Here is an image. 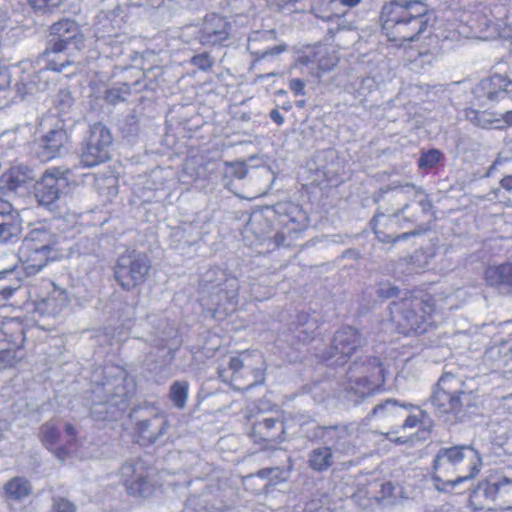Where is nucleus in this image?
I'll return each instance as SVG.
<instances>
[{"label": "nucleus", "instance_id": "1", "mask_svg": "<svg viewBox=\"0 0 512 512\" xmlns=\"http://www.w3.org/2000/svg\"><path fill=\"white\" fill-rule=\"evenodd\" d=\"M380 19L385 36L401 47L416 41L426 31L428 8L418 0H392L383 5Z\"/></svg>", "mask_w": 512, "mask_h": 512}, {"label": "nucleus", "instance_id": "2", "mask_svg": "<svg viewBox=\"0 0 512 512\" xmlns=\"http://www.w3.org/2000/svg\"><path fill=\"white\" fill-rule=\"evenodd\" d=\"M451 300V296L442 294L434 296L426 294L421 298L403 299L399 303H393L392 320L397 324L401 333H425L438 321L440 312L446 309V304Z\"/></svg>", "mask_w": 512, "mask_h": 512}, {"label": "nucleus", "instance_id": "3", "mask_svg": "<svg viewBox=\"0 0 512 512\" xmlns=\"http://www.w3.org/2000/svg\"><path fill=\"white\" fill-rule=\"evenodd\" d=\"M483 457L474 445L442 448L434 459L435 480L450 487L473 479L480 471Z\"/></svg>", "mask_w": 512, "mask_h": 512}, {"label": "nucleus", "instance_id": "4", "mask_svg": "<svg viewBox=\"0 0 512 512\" xmlns=\"http://www.w3.org/2000/svg\"><path fill=\"white\" fill-rule=\"evenodd\" d=\"M56 236L44 228L31 230L24 238L18 257L27 275L39 273L49 262L65 256L58 246Z\"/></svg>", "mask_w": 512, "mask_h": 512}, {"label": "nucleus", "instance_id": "5", "mask_svg": "<svg viewBox=\"0 0 512 512\" xmlns=\"http://www.w3.org/2000/svg\"><path fill=\"white\" fill-rule=\"evenodd\" d=\"M126 381L122 375L102 383L94 380L90 413L95 420H114L126 410L128 399L133 395V389H126Z\"/></svg>", "mask_w": 512, "mask_h": 512}, {"label": "nucleus", "instance_id": "6", "mask_svg": "<svg viewBox=\"0 0 512 512\" xmlns=\"http://www.w3.org/2000/svg\"><path fill=\"white\" fill-rule=\"evenodd\" d=\"M264 359L260 352H243L229 359L227 368L218 371L223 382L235 389H250L262 381Z\"/></svg>", "mask_w": 512, "mask_h": 512}, {"label": "nucleus", "instance_id": "7", "mask_svg": "<svg viewBox=\"0 0 512 512\" xmlns=\"http://www.w3.org/2000/svg\"><path fill=\"white\" fill-rule=\"evenodd\" d=\"M385 382V369L377 357L354 362L348 371V390L359 397L371 395Z\"/></svg>", "mask_w": 512, "mask_h": 512}, {"label": "nucleus", "instance_id": "8", "mask_svg": "<svg viewBox=\"0 0 512 512\" xmlns=\"http://www.w3.org/2000/svg\"><path fill=\"white\" fill-rule=\"evenodd\" d=\"M469 400L470 392H467L465 383L449 373L439 379L432 396V403L444 413L459 411L463 402Z\"/></svg>", "mask_w": 512, "mask_h": 512}, {"label": "nucleus", "instance_id": "9", "mask_svg": "<svg viewBox=\"0 0 512 512\" xmlns=\"http://www.w3.org/2000/svg\"><path fill=\"white\" fill-rule=\"evenodd\" d=\"M146 255L136 251L121 255L115 266V278L123 289L129 290L141 284L149 271Z\"/></svg>", "mask_w": 512, "mask_h": 512}, {"label": "nucleus", "instance_id": "10", "mask_svg": "<svg viewBox=\"0 0 512 512\" xmlns=\"http://www.w3.org/2000/svg\"><path fill=\"white\" fill-rule=\"evenodd\" d=\"M111 144V133L102 123L91 125L87 143L80 157L82 165L94 167L109 160Z\"/></svg>", "mask_w": 512, "mask_h": 512}, {"label": "nucleus", "instance_id": "11", "mask_svg": "<svg viewBox=\"0 0 512 512\" xmlns=\"http://www.w3.org/2000/svg\"><path fill=\"white\" fill-rule=\"evenodd\" d=\"M119 476L130 495L145 497L152 492L150 467L140 458L126 461Z\"/></svg>", "mask_w": 512, "mask_h": 512}, {"label": "nucleus", "instance_id": "12", "mask_svg": "<svg viewBox=\"0 0 512 512\" xmlns=\"http://www.w3.org/2000/svg\"><path fill=\"white\" fill-rule=\"evenodd\" d=\"M71 175L72 172L69 169L58 167L47 169L36 190L40 204L51 206L59 200L71 180Z\"/></svg>", "mask_w": 512, "mask_h": 512}, {"label": "nucleus", "instance_id": "13", "mask_svg": "<svg viewBox=\"0 0 512 512\" xmlns=\"http://www.w3.org/2000/svg\"><path fill=\"white\" fill-rule=\"evenodd\" d=\"M472 93L474 105L485 107L490 102L498 101L504 94H510L512 97V81L500 74H495L476 84Z\"/></svg>", "mask_w": 512, "mask_h": 512}, {"label": "nucleus", "instance_id": "14", "mask_svg": "<svg viewBox=\"0 0 512 512\" xmlns=\"http://www.w3.org/2000/svg\"><path fill=\"white\" fill-rule=\"evenodd\" d=\"M361 344V338L357 330L352 327H343L338 330L333 338L331 350L323 358L332 360L334 365H342Z\"/></svg>", "mask_w": 512, "mask_h": 512}, {"label": "nucleus", "instance_id": "15", "mask_svg": "<svg viewBox=\"0 0 512 512\" xmlns=\"http://www.w3.org/2000/svg\"><path fill=\"white\" fill-rule=\"evenodd\" d=\"M50 43L56 51L78 52L83 47L84 36L76 22L64 19L52 25Z\"/></svg>", "mask_w": 512, "mask_h": 512}, {"label": "nucleus", "instance_id": "16", "mask_svg": "<svg viewBox=\"0 0 512 512\" xmlns=\"http://www.w3.org/2000/svg\"><path fill=\"white\" fill-rule=\"evenodd\" d=\"M22 341L23 333L20 323L15 319L5 321L0 319V359L13 365L14 362L10 359V356L15 355L14 348L18 347Z\"/></svg>", "mask_w": 512, "mask_h": 512}, {"label": "nucleus", "instance_id": "17", "mask_svg": "<svg viewBox=\"0 0 512 512\" xmlns=\"http://www.w3.org/2000/svg\"><path fill=\"white\" fill-rule=\"evenodd\" d=\"M231 26L222 16L208 15L199 33V40L203 45H218L228 39Z\"/></svg>", "mask_w": 512, "mask_h": 512}, {"label": "nucleus", "instance_id": "18", "mask_svg": "<svg viewBox=\"0 0 512 512\" xmlns=\"http://www.w3.org/2000/svg\"><path fill=\"white\" fill-rule=\"evenodd\" d=\"M69 137L62 126H56L43 135L39 145V155L44 160H51L60 156L68 144Z\"/></svg>", "mask_w": 512, "mask_h": 512}, {"label": "nucleus", "instance_id": "19", "mask_svg": "<svg viewBox=\"0 0 512 512\" xmlns=\"http://www.w3.org/2000/svg\"><path fill=\"white\" fill-rule=\"evenodd\" d=\"M60 433V425L51 420L41 426L39 437L42 444L52 451L56 458L63 463L67 460L69 452L66 447L57 446Z\"/></svg>", "mask_w": 512, "mask_h": 512}, {"label": "nucleus", "instance_id": "20", "mask_svg": "<svg viewBox=\"0 0 512 512\" xmlns=\"http://www.w3.org/2000/svg\"><path fill=\"white\" fill-rule=\"evenodd\" d=\"M485 493L502 512H512V480L503 478L488 483Z\"/></svg>", "mask_w": 512, "mask_h": 512}, {"label": "nucleus", "instance_id": "21", "mask_svg": "<svg viewBox=\"0 0 512 512\" xmlns=\"http://www.w3.org/2000/svg\"><path fill=\"white\" fill-rule=\"evenodd\" d=\"M237 283L236 280H228L225 283V289H219L212 296V304L215 305L213 308L214 314H229L235 310L238 303L237 301Z\"/></svg>", "mask_w": 512, "mask_h": 512}, {"label": "nucleus", "instance_id": "22", "mask_svg": "<svg viewBox=\"0 0 512 512\" xmlns=\"http://www.w3.org/2000/svg\"><path fill=\"white\" fill-rule=\"evenodd\" d=\"M167 427L166 418L163 415L156 414L149 419L139 421L136 432L143 442L154 443L166 433Z\"/></svg>", "mask_w": 512, "mask_h": 512}, {"label": "nucleus", "instance_id": "23", "mask_svg": "<svg viewBox=\"0 0 512 512\" xmlns=\"http://www.w3.org/2000/svg\"><path fill=\"white\" fill-rule=\"evenodd\" d=\"M33 180L32 171L23 166L12 167L0 176V190L13 192L25 187Z\"/></svg>", "mask_w": 512, "mask_h": 512}, {"label": "nucleus", "instance_id": "24", "mask_svg": "<svg viewBox=\"0 0 512 512\" xmlns=\"http://www.w3.org/2000/svg\"><path fill=\"white\" fill-rule=\"evenodd\" d=\"M69 301L70 299L67 291L53 285L48 296L38 303L37 309L43 314L56 316L68 306Z\"/></svg>", "mask_w": 512, "mask_h": 512}, {"label": "nucleus", "instance_id": "25", "mask_svg": "<svg viewBox=\"0 0 512 512\" xmlns=\"http://www.w3.org/2000/svg\"><path fill=\"white\" fill-rule=\"evenodd\" d=\"M75 53L69 52L68 49H61L56 51L54 44L49 43L42 55L43 61H45V69L56 72H62L67 67L75 63Z\"/></svg>", "mask_w": 512, "mask_h": 512}, {"label": "nucleus", "instance_id": "26", "mask_svg": "<svg viewBox=\"0 0 512 512\" xmlns=\"http://www.w3.org/2000/svg\"><path fill=\"white\" fill-rule=\"evenodd\" d=\"M484 278L490 286H504L512 291V263L487 267L484 271Z\"/></svg>", "mask_w": 512, "mask_h": 512}, {"label": "nucleus", "instance_id": "27", "mask_svg": "<svg viewBox=\"0 0 512 512\" xmlns=\"http://www.w3.org/2000/svg\"><path fill=\"white\" fill-rule=\"evenodd\" d=\"M409 407L410 406L406 405L405 402H399L398 400L389 398L377 404L368 417L381 421H389L403 416L404 409Z\"/></svg>", "mask_w": 512, "mask_h": 512}, {"label": "nucleus", "instance_id": "28", "mask_svg": "<svg viewBox=\"0 0 512 512\" xmlns=\"http://www.w3.org/2000/svg\"><path fill=\"white\" fill-rule=\"evenodd\" d=\"M21 288L15 268L0 271V306H5L11 296Z\"/></svg>", "mask_w": 512, "mask_h": 512}, {"label": "nucleus", "instance_id": "29", "mask_svg": "<svg viewBox=\"0 0 512 512\" xmlns=\"http://www.w3.org/2000/svg\"><path fill=\"white\" fill-rule=\"evenodd\" d=\"M256 430L268 442L280 443L284 440L285 427L282 421L275 418H265L256 425Z\"/></svg>", "mask_w": 512, "mask_h": 512}, {"label": "nucleus", "instance_id": "30", "mask_svg": "<svg viewBox=\"0 0 512 512\" xmlns=\"http://www.w3.org/2000/svg\"><path fill=\"white\" fill-rule=\"evenodd\" d=\"M21 223L18 215H0V243H12L19 239Z\"/></svg>", "mask_w": 512, "mask_h": 512}, {"label": "nucleus", "instance_id": "31", "mask_svg": "<svg viewBox=\"0 0 512 512\" xmlns=\"http://www.w3.org/2000/svg\"><path fill=\"white\" fill-rule=\"evenodd\" d=\"M466 117L472 123L484 129H504L502 117L498 118L487 111L469 109L466 112Z\"/></svg>", "mask_w": 512, "mask_h": 512}, {"label": "nucleus", "instance_id": "32", "mask_svg": "<svg viewBox=\"0 0 512 512\" xmlns=\"http://www.w3.org/2000/svg\"><path fill=\"white\" fill-rule=\"evenodd\" d=\"M333 453L330 447H319L313 449L308 458V464L314 471L327 470L333 464Z\"/></svg>", "mask_w": 512, "mask_h": 512}, {"label": "nucleus", "instance_id": "33", "mask_svg": "<svg viewBox=\"0 0 512 512\" xmlns=\"http://www.w3.org/2000/svg\"><path fill=\"white\" fill-rule=\"evenodd\" d=\"M32 491L30 482L23 477H14L4 486L6 497L20 500L30 495Z\"/></svg>", "mask_w": 512, "mask_h": 512}, {"label": "nucleus", "instance_id": "34", "mask_svg": "<svg viewBox=\"0 0 512 512\" xmlns=\"http://www.w3.org/2000/svg\"><path fill=\"white\" fill-rule=\"evenodd\" d=\"M397 216H385L384 214H378L373 219V230L376 235V237L379 239V241L383 243H389L393 241H399L401 239H407L410 235H415V232L411 233H403L398 236H393L391 234L384 233L379 229L380 224H385L387 221L389 222H395Z\"/></svg>", "mask_w": 512, "mask_h": 512}, {"label": "nucleus", "instance_id": "35", "mask_svg": "<svg viewBox=\"0 0 512 512\" xmlns=\"http://www.w3.org/2000/svg\"><path fill=\"white\" fill-rule=\"evenodd\" d=\"M189 385L185 381H176L170 388V398L174 406L178 409H183L188 399Z\"/></svg>", "mask_w": 512, "mask_h": 512}, {"label": "nucleus", "instance_id": "36", "mask_svg": "<svg viewBox=\"0 0 512 512\" xmlns=\"http://www.w3.org/2000/svg\"><path fill=\"white\" fill-rule=\"evenodd\" d=\"M406 405L411 407L404 409V411L409 412V414L402 424L403 429L416 428L426 423L425 420L428 419L426 412L413 404L406 403Z\"/></svg>", "mask_w": 512, "mask_h": 512}, {"label": "nucleus", "instance_id": "37", "mask_svg": "<svg viewBox=\"0 0 512 512\" xmlns=\"http://www.w3.org/2000/svg\"><path fill=\"white\" fill-rule=\"evenodd\" d=\"M130 95V87L128 84L123 83L119 86H114L107 89L105 93V100L112 105L126 101Z\"/></svg>", "mask_w": 512, "mask_h": 512}, {"label": "nucleus", "instance_id": "38", "mask_svg": "<svg viewBox=\"0 0 512 512\" xmlns=\"http://www.w3.org/2000/svg\"><path fill=\"white\" fill-rule=\"evenodd\" d=\"M485 445L479 448L481 456L484 455L490 463H497L502 461V457L508 453V450L501 443H491L490 447L486 448Z\"/></svg>", "mask_w": 512, "mask_h": 512}, {"label": "nucleus", "instance_id": "39", "mask_svg": "<svg viewBox=\"0 0 512 512\" xmlns=\"http://www.w3.org/2000/svg\"><path fill=\"white\" fill-rule=\"evenodd\" d=\"M441 158V153L438 150H430L424 153L419 159V167L421 168H432L434 167Z\"/></svg>", "mask_w": 512, "mask_h": 512}, {"label": "nucleus", "instance_id": "40", "mask_svg": "<svg viewBox=\"0 0 512 512\" xmlns=\"http://www.w3.org/2000/svg\"><path fill=\"white\" fill-rule=\"evenodd\" d=\"M257 476L276 481H284L287 478V475H284V471L280 470L279 468L261 469L257 472Z\"/></svg>", "mask_w": 512, "mask_h": 512}, {"label": "nucleus", "instance_id": "41", "mask_svg": "<svg viewBox=\"0 0 512 512\" xmlns=\"http://www.w3.org/2000/svg\"><path fill=\"white\" fill-rule=\"evenodd\" d=\"M191 62L193 65H195L203 71L209 70L213 65V61L211 60L210 56L206 53L195 55L192 58Z\"/></svg>", "mask_w": 512, "mask_h": 512}, {"label": "nucleus", "instance_id": "42", "mask_svg": "<svg viewBox=\"0 0 512 512\" xmlns=\"http://www.w3.org/2000/svg\"><path fill=\"white\" fill-rule=\"evenodd\" d=\"M61 1L62 0H29V3L34 10L46 11L58 6Z\"/></svg>", "mask_w": 512, "mask_h": 512}, {"label": "nucleus", "instance_id": "43", "mask_svg": "<svg viewBox=\"0 0 512 512\" xmlns=\"http://www.w3.org/2000/svg\"><path fill=\"white\" fill-rule=\"evenodd\" d=\"M51 512H75L74 505L63 498L55 499Z\"/></svg>", "mask_w": 512, "mask_h": 512}, {"label": "nucleus", "instance_id": "44", "mask_svg": "<svg viewBox=\"0 0 512 512\" xmlns=\"http://www.w3.org/2000/svg\"><path fill=\"white\" fill-rule=\"evenodd\" d=\"M65 433L67 435V437H69V439L67 440V443H68V448H67V451L70 453L73 452V453H76V448L75 445H76V429L75 427L72 425V424H66L65 425Z\"/></svg>", "mask_w": 512, "mask_h": 512}, {"label": "nucleus", "instance_id": "45", "mask_svg": "<svg viewBox=\"0 0 512 512\" xmlns=\"http://www.w3.org/2000/svg\"><path fill=\"white\" fill-rule=\"evenodd\" d=\"M380 297L389 299L398 294V289L390 284H382L378 289Z\"/></svg>", "mask_w": 512, "mask_h": 512}, {"label": "nucleus", "instance_id": "46", "mask_svg": "<svg viewBox=\"0 0 512 512\" xmlns=\"http://www.w3.org/2000/svg\"><path fill=\"white\" fill-rule=\"evenodd\" d=\"M114 38L118 39L120 36L118 34H108L106 35H97L98 48L102 50L103 53H106L104 46L106 45H114Z\"/></svg>", "mask_w": 512, "mask_h": 512}, {"label": "nucleus", "instance_id": "47", "mask_svg": "<svg viewBox=\"0 0 512 512\" xmlns=\"http://www.w3.org/2000/svg\"><path fill=\"white\" fill-rule=\"evenodd\" d=\"M308 512H333L328 502L312 501L308 506Z\"/></svg>", "mask_w": 512, "mask_h": 512}, {"label": "nucleus", "instance_id": "48", "mask_svg": "<svg viewBox=\"0 0 512 512\" xmlns=\"http://www.w3.org/2000/svg\"><path fill=\"white\" fill-rule=\"evenodd\" d=\"M289 88L295 95H305V82L301 79H292L289 82Z\"/></svg>", "mask_w": 512, "mask_h": 512}, {"label": "nucleus", "instance_id": "49", "mask_svg": "<svg viewBox=\"0 0 512 512\" xmlns=\"http://www.w3.org/2000/svg\"><path fill=\"white\" fill-rule=\"evenodd\" d=\"M500 185L503 189H505L508 192H512V175L506 176L501 179ZM506 205L509 207H512V200H508L506 202Z\"/></svg>", "mask_w": 512, "mask_h": 512}, {"label": "nucleus", "instance_id": "50", "mask_svg": "<svg viewBox=\"0 0 512 512\" xmlns=\"http://www.w3.org/2000/svg\"><path fill=\"white\" fill-rule=\"evenodd\" d=\"M10 428V422L0 414V441L5 438V433Z\"/></svg>", "mask_w": 512, "mask_h": 512}, {"label": "nucleus", "instance_id": "51", "mask_svg": "<svg viewBox=\"0 0 512 512\" xmlns=\"http://www.w3.org/2000/svg\"><path fill=\"white\" fill-rule=\"evenodd\" d=\"M0 215H15L9 202L0 200Z\"/></svg>", "mask_w": 512, "mask_h": 512}, {"label": "nucleus", "instance_id": "52", "mask_svg": "<svg viewBox=\"0 0 512 512\" xmlns=\"http://www.w3.org/2000/svg\"><path fill=\"white\" fill-rule=\"evenodd\" d=\"M285 50H286L285 45H278V46H275L273 48H270V49L264 51L262 54V57H266L268 55H277V54L284 52Z\"/></svg>", "mask_w": 512, "mask_h": 512}, {"label": "nucleus", "instance_id": "53", "mask_svg": "<svg viewBox=\"0 0 512 512\" xmlns=\"http://www.w3.org/2000/svg\"><path fill=\"white\" fill-rule=\"evenodd\" d=\"M362 0H332V4L340 3L341 5L348 7V8H354L358 4H360Z\"/></svg>", "mask_w": 512, "mask_h": 512}, {"label": "nucleus", "instance_id": "54", "mask_svg": "<svg viewBox=\"0 0 512 512\" xmlns=\"http://www.w3.org/2000/svg\"><path fill=\"white\" fill-rule=\"evenodd\" d=\"M270 118L278 125H281L284 122V117L277 109H273L270 112Z\"/></svg>", "mask_w": 512, "mask_h": 512}, {"label": "nucleus", "instance_id": "55", "mask_svg": "<svg viewBox=\"0 0 512 512\" xmlns=\"http://www.w3.org/2000/svg\"><path fill=\"white\" fill-rule=\"evenodd\" d=\"M247 170L244 164H238L235 166L234 175L238 179H242L246 176Z\"/></svg>", "mask_w": 512, "mask_h": 512}, {"label": "nucleus", "instance_id": "56", "mask_svg": "<svg viewBox=\"0 0 512 512\" xmlns=\"http://www.w3.org/2000/svg\"><path fill=\"white\" fill-rule=\"evenodd\" d=\"M255 220L254 219H250L247 224L245 225L244 227V230H243V234H244V237H247V235L249 233H252L254 232V229H255Z\"/></svg>", "mask_w": 512, "mask_h": 512}, {"label": "nucleus", "instance_id": "57", "mask_svg": "<svg viewBox=\"0 0 512 512\" xmlns=\"http://www.w3.org/2000/svg\"><path fill=\"white\" fill-rule=\"evenodd\" d=\"M501 117H502V120H503L504 128L506 126L512 125V110L511 111H507Z\"/></svg>", "mask_w": 512, "mask_h": 512}, {"label": "nucleus", "instance_id": "58", "mask_svg": "<svg viewBox=\"0 0 512 512\" xmlns=\"http://www.w3.org/2000/svg\"><path fill=\"white\" fill-rule=\"evenodd\" d=\"M503 163V160L501 158H497L490 169L487 172V176L493 175V173L498 169V166H500Z\"/></svg>", "mask_w": 512, "mask_h": 512}, {"label": "nucleus", "instance_id": "59", "mask_svg": "<svg viewBox=\"0 0 512 512\" xmlns=\"http://www.w3.org/2000/svg\"><path fill=\"white\" fill-rule=\"evenodd\" d=\"M412 190H415L416 192H418V191H419V189H418L415 185H413V184H406V185L401 186V187L399 188V191H400L401 193H408V192H410V191H412Z\"/></svg>", "mask_w": 512, "mask_h": 512}, {"label": "nucleus", "instance_id": "60", "mask_svg": "<svg viewBox=\"0 0 512 512\" xmlns=\"http://www.w3.org/2000/svg\"><path fill=\"white\" fill-rule=\"evenodd\" d=\"M98 24L102 26V28H106L107 25H106V22L108 21V16H107V13H101L99 16H98Z\"/></svg>", "mask_w": 512, "mask_h": 512}, {"label": "nucleus", "instance_id": "61", "mask_svg": "<svg viewBox=\"0 0 512 512\" xmlns=\"http://www.w3.org/2000/svg\"><path fill=\"white\" fill-rule=\"evenodd\" d=\"M362 86H363V87H367L368 89H372V88H374V86H375V82H374V80H373V79H371V78H364V79L362 80Z\"/></svg>", "mask_w": 512, "mask_h": 512}, {"label": "nucleus", "instance_id": "62", "mask_svg": "<svg viewBox=\"0 0 512 512\" xmlns=\"http://www.w3.org/2000/svg\"><path fill=\"white\" fill-rule=\"evenodd\" d=\"M60 96H62V97H63V101H65V103L67 104V106H70V105H71L72 100H71V97H70L69 93H63V92H61V93H60Z\"/></svg>", "mask_w": 512, "mask_h": 512}, {"label": "nucleus", "instance_id": "63", "mask_svg": "<svg viewBox=\"0 0 512 512\" xmlns=\"http://www.w3.org/2000/svg\"><path fill=\"white\" fill-rule=\"evenodd\" d=\"M53 119L50 117L44 118L41 122V126L49 124Z\"/></svg>", "mask_w": 512, "mask_h": 512}, {"label": "nucleus", "instance_id": "64", "mask_svg": "<svg viewBox=\"0 0 512 512\" xmlns=\"http://www.w3.org/2000/svg\"><path fill=\"white\" fill-rule=\"evenodd\" d=\"M318 67H319V69H321L323 71L330 69V67L328 65L323 64L322 62H319Z\"/></svg>", "mask_w": 512, "mask_h": 512}]
</instances>
